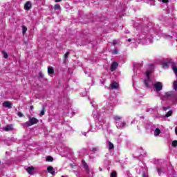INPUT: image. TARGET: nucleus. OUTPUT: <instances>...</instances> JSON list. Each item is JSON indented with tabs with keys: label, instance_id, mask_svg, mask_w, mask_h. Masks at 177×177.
Returning a JSON list of instances; mask_svg holds the SVG:
<instances>
[{
	"label": "nucleus",
	"instance_id": "nucleus-1",
	"mask_svg": "<svg viewBox=\"0 0 177 177\" xmlns=\"http://www.w3.org/2000/svg\"><path fill=\"white\" fill-rule=\"evenodd\" d=\"M93 117L95 120V123L91 125V132H97L104 125V110L95 109L93 111Z\"/></svg>",
	"mask_w": 177,
	"mask_h": 177
},
{
	"label": "nucleus",
	"instance_id": "nucleus-2",
	"mask_svg": "<svg viewBox=\"0 0 177 177\" xmlns=\"http://www.w3.org/2000/svg\"><path fill=\"white\" fill-rule=\"evenodd\" d=\"M137 31H142L145 34H142L139 36V38L136 40L138 44H142V45H147V44L153 43V37L150 36L151 31H149V28L144 26L142 24L135 26Z\"/></svg>",
	"mask_w": 177,
	"mask_h": 177
},
{
	"label": "nucleus",
	"instance_id": "nucleus-3",
	"mask_svg": "<svg viewBox=\"0 0 177 177\" xmlns=\"http://www.w3.org/2000/svg\"><path fill=\"white\" fill-rule=\"evenodd\" d=\"M153 72V66L145 72L146 79L144 80V84L146 88L153 87V90L156 93H158L160 91H162V83L160 82H153V80L150 78V74Z\"/></svg>",
	"mask_w": 177,
	"mask_h": 177
},
{
	"label": "nucleus",
	"instance_id": "nucleus-4",
	"mask_svg": "<svg viewBox=\"0 0 177 177\" xmlns=\"http://www.w3.org/2000/svg\"><path fill=\"white\" fill-rule=\"evenodd\" d=\"M113 120L115 121L116 127L118 129H122L127 127V122L122 120L120 115H113Z\"/></svg>",
	"mask_w": 177,
	"mask_h": 177
},
{
	"label": "nucleus",
	"instance_id": "nucleus-5",
	"mask_svg": "<svg viewBox=\"0 0 177 177\" xmlns=\"http://www.w3.org/2000/svg\"><path fill=\"white\" fill-rule=\"evenodd\" d=\"M162 100H171V102H177V95H175L174 91H169L165 93V95L160 97Z\"/></svg>",
	"mask_w": 177,
	"mask_h": 177
},
{
	"label": "nucleus",
	"instance_id": "nucleus-6",
	"mask_svg": "<svg viewBox=\"0 0 177 177\" xmlns=\"http://www.w3.org/2000/svg\"><path fill=\"white\" fill-rule=\"evenodd\" d=\"M39 122V121L38 120V119H37L35 118H30L29 119V121L21 124V125H22V127H25L26 128H28V127H31L32 125H35V124H38Z\"/></svg>",
	"mask_w": 177,
	"mask_h": 177
},
{
	"label": "nucleus",
	"instance_id": "nucleus-7",
	"mask_svg": "<svg viewBox=\"0 0 177 177\" xmlns=\"http://www.w3.org/2000/svg\"><path fill=\"white\" fill-rule=\"evenodd\" d=\"M157 171L158 175H162V174H165V172H167V168L163 167H157Z\"/></svg>",
	"mask_w": 177,
	"mask_h": 177
},
{
	"label": "nucleus",
	"instance_id": "nucleus-8",
	"mask_svg": "<svg viewBox=\"0 0 177 177\" xmlns=\"http://www.w3.org/2000/svg\"><path fill=\"white\" fill-rule=\"evenodd\" d=\"M160 133H161V127L156 128L153 130V135H154L155 138L160 136Z\"/></svg>",
	"mask_w": 177,
	"mask_h": 177
},
{
	"label": "nucleus",
	"instance_id": "nucleus-9",
	"mask_svg": "<svg viewBox=\"0 0 177 177\" xmlns=\"http://www.w3.org/2000/svg\"><path fill=\"white\" fill-rule=\"evenodd\" d=\"M117 67H118V63L114 62L111 65V71H115L117 70Z\"/></svg>",
	"mask_w": 177,
	"mask_h": 177
},
{
	"label": "nucleus",
	"instance_id": "nucleus-10",
	"mask_svg": "<svg viewBox=\"0 0 177 177\" xmlns=\"http://www.w3.org/2000/svg\"><path fill=\"white\" fill-rule=\"evenodd\" d=\"M170 64H172L171 62L167 61V62H163L162 64V68H168L169 67Z\"/></svg>",
	"mask_w": 177,
	"mask_h": 177
},
{
	"label": "nucleus",
	"instance_id": "nucleus-11",
	"mask_svg": "<svg viewBox=\"0 0 177 177\" xmlns=\"http://www.w3.org/2000/svg\"><path fill=\"white\" fill-rule=\"evenodd\" d=\"M82 165L84 167V169L86 171V172H88V174H89V166H88V164L86 162H84V160L82 161Z\"/></svg>",
	"mask_w": 177,
	"mask_h": 177
},
{
	"label": "nucleus",
	"instance_id": "nucleus-12",
	"mask_svg": "<svg viewBox=\"0 0 177 177\" xmlns=\"http://www.w3.org/2000/svg\"><path fill=\"white\" fill-rule=\"evenodd\" d=\"M31 6H32L31 1H27L24 5L25 10H30V9H31Z\"/></svg>",
	"mask_w": 177,
	"mask_h": 177
},
{
	"label": "nucleus",
	"instance_id": "nucleus-13",
	"mask_svg": "<svg viewBox=\"0 0 177 177\" xmlns=\"http://www.w3.org/2000/svg\"><path fill=\"white\" fill-rule=\"evenodd\" d=\"M3 107H6V109H12V103L6 101L3 103Z\"/></svg>",
	"mask_w": 177,
	"mask_h": 177
},
{
	"label": "nucleus",
	"instance_id": "nucleus-14",
	"mask_svg": "<svg viewBox=\"0 0 177 177\" xmlns=\"http://www.w3.org/2000/svg\"><path fill=\"white\" fill-rule=\"evenodd\" d=\"M47 171L49 172V174H51V175H55V169L52 166H48L47 167Z\"/></svg>",
	"mask_w": 177,
	"mask_h": 177
},
{
	"label": "nucleus",
	"instance_id": "nucleus-15",
	"mask_svg": "<svg viewBox=\"0 0 177 177\" xmlns=\"http://www.w3.org/2000/svg\"><path fill=\"white\" fill-rule=\"evenodd\" d=\"M26 171L29 175H34V167H29L26 169Z\"/></svg>",
	"mask_w": 177,
	"mask_h": 177
},
{
	"label": "nucleus",
	"instance_id": "nucleus-16",
	"mask_svg": "<svg viewBox=\"0 0 177 177\" xmlns=\"http://www.w3.org/2000/svg\"><path fill=\"white\" fill-rule=\"evenodd\" d=\"M119 84L118 82H113L111 84V89H118Z\"/></svg>",
	"mask_w": 177,
	"mask_h": 177
},
{
	"label": "nucleus",
	"instance_id": "nucleus-17",
	"mask_svg": "<svg viewBox=\"0 0 177 177\" xmlns=\"http://www.w3.org/2000/svg\"><path fill=\"white\" fill-rule=\"evenodd\" d=\"M4 130L6 132H9V131H13V125L8 124L5 128Z\"/></svg>",
	"mask_w": 177,
	"mask_h": 177
},
{
	"label": "nucleus",
	"instance_id": "nucleus-18",
	"mask_svg": "<svg viewBox=\"0 0 177 177\" xmlns=\"http://www.w3.org/2000/svg\"><path fill=\"white\" fill-rule=\"evenodd\" d=\"M108 147L109 150H113V149H114V144L110 141H108Z\"/></svg>",
	"mask_w": 177,
	"mask_h": 177
},
{
	"label": "nucleus",
	"instance_id": "nucleus-19",
	"mask_svg": "<svg viewBox=\"0 0 177 177\" xmlns=\"http://www.w3.org/2000/svg\"><path fill=\"white\" fill-rule=\"evenodd\" d=\"M175 75L177 76V66L175 65V64H172V67H171Z\"/></svg>",
	"mask_w": 177,
	"mask_h": 177
},
{
	"label": "nucleus",
	"instance_id": "nucleus-20",
	"mask_svg": "<svg viewBox=\"0 0 177 177\" xmlns=\"http://www.w3.org/2000/svg\"><path fill=\"white\" fill-rule=\"evenodd\" d=\"M48 73L49 74H54L55 70H53V68L52 66H48Z\"/></svg>",
	"mask_w": 177,
	"mask_h": 177
},
{
	"label": "nucleus",
	"instance_id": "nucleus-21",
	"mask_svg": "<svg viewBox=\"0 0 177 177\" xmlns=\"http://www.w3.org/2000/svg\"><path fill=\"white\" fill-rule=\"evenodd\" d=\"M27 32V27L26 26H22V33L24 35Z\"/></svg>",
	"mask_w": 177,
	"mask_h": 177
},
{
	"label": "nucleus",
	"instance_id": "nucleus-22",
	"mask_svg": "<svg viewBox=\"0 0 177 177\" xmlns=\"http://www.w3.org/2000/svg\"><path fill=\"white\" fill-rule=\"evenodd\" d=\"M173 88H174V91H177V81L174 82Z\"/></svg>",
	"mask_w": 177,
	"mask_h": 177
},
{
	"label": "nucleus",
	"instance_id": "nucleus-23",
	"mask_svg": "<svg viewBox=\"0 0 177 177\" xmlns=\"http://www.w3.org/2000/svg\"><path fill=\"white\" fill-rule=\"evenodd\" d=\"M2 53L3 55L4 59H8V57H9V55H8V53H6V52L2 51Z\"/></svg>",
	"mask_w": 177,
	"mask_h": 177
},
{
	"label": "nucleus",
	"instance_id": "nucleus-24",
	"mask_svg": "<svg viewBox=\"0 0 177 177\" xmlns=\"http://www.w3.org/2000/svg\"><path fill=\"white\" fill-rule=\"evenodd\" d=\"M111 177H117V172L113 171L111 173Z\"/></svg>",
	"mask_w": 177,
	"mask_h": 177
},
{
	"label": "nucleus",
	"instance_id": "nucleus-25",
	"mask_svg": "<svg viewBox=\"0 0 177 177\" xmlns=\"http://www.w3.org/2000/svg\"><path fill=\"white\" fill-rule=\"evenodd\" d=\"M171 115H172V111H169L165 115V117L168 118V117H171Z\"/></svg>",
	"mask_w": 177,
	"mask_h": 177
},
{
	"label": "nucleus",
	"instance_id": "nucleus-26",
	"mask_svg": "<svg viewBox=\"0 0 177 177\" xmlns=\"http://www.w3.org/2000/svg\"><path fill=\"white\" fill-rule=\"evenodd\" d=\"M171 146L173 147H177V140H174L172 142H171Z\"/></svg>",
	"mask_w": 177,
	"mask_h": 177
},
{
	"label": "nucleus",
	"instance_id": "nucleus-27",
	"mask_svg": "<svg viewBox=\"0 0 177 177\" xmlns=\"http://www.w3.org/2000/svg\"><path fill=\"white\" fill-rule=\"evenodd\" d=\"M46 160V161L52 162L53 161V158L52 156H47Z\"/></svg>",
	"mask_w": 177,
	"mask_h": 177
},
{
	"label": "nucleus",
	"instance_id": "nucleus-28",
	"mask_svg": "<svg viewBox=\"0 0 177 177\" xmlns=\"http://www.w3.org/2000/svg\"><path fill=\"white\" fill-rule=\"evenodd\" d=\"M132 80H133V86H135V82H136V76L133 75L132 77Z\"/></svg>",
	"mask_w": 177,
	"mask_h": 177
},
{
	"label": "nucleus",
	"instance_id": "nucleus-29",
	"mask_svg": "<svg viewBox=\"0 0 177 177\" xmlns=\"http://www.w3.org/2000/svg\"><path fill=\"white\" fill-rule=\"evenodd\" d=\"M133 66H134V71H136V68H138V67H142V64H140L136 65L134 64Z\"/></svg>",
	"mask_w": 177,
	"mask_h": 177
},
{
	"label": "nucleus",
	"instance_id": "nucleus-30",
	"mask_svg": "<svg viewBox=\"0 0 177 177\" xmlns=\"http://www.w3.org/2000/svg\"><path fill=\"white\" fill-rule=\"evenodd\" d=\"M92 151H93L94 153H95V151H99V147H93Z\"/></svg>",
	"mask_w": 177,
	"mask_h": 177
},
{
	"label": "nucleus",
	"instance_id": "nucleus-31",
	"mask_svg": "<svg viewBox=\"0 0 177 177\" xmlns=\"http://www.w3.org/2000/svg\"><path fill=\"white\" fill-rule=\"evenodd\" d=\"M54 9L55 10H57V9H60V5L59 4H55V6H54Z\"/></svg>",
	"mask_w": 177,
	"mask_h": 177
},
{
	"label": "nucleus",
	"instance_id": "nucleus-32",
	"mask_svg": "<svg viewBox=\"0 0 177 177\" xmlns=\"http://www.w3.org/2000/svg\"><path fill=\"white\" fill-rule=\"evenodd\" d=\"M91 131V129H88L87 132L85 131H82V134L84 135V136H86V133H88V132Z\"/></svg>",
	"mask_w": 177,
	"mask_h": 177
},
{
	"label": "nucleus",
	"instance_id": "nucleus-33",
	"mask_svg": "<svg viewBox=\"0 0 177 177\" xmlns=\"http://www.w3.org/2000/svg\"><path fill=\"white\" fill-rule=\"evenodd\" d=\"M118 53V50H117V49H114L112 51V55H117Z\"/></svg>",
	"mask_w": 177,
	"mask_h": 177
},
{
	"label": "nucleus",
	"instance_id": "nucleus-34",
	"mask_svg": "<svg viewBox=\"0 0 177 177\" xmlns=\"http://www.w3.org/2000/svg\"><path fill=\"white\" fill-rule=\"evenodd\" d=\"M159 2H162L163 3H168L169 1L168 0H158Z\"/></svg>",
	"mask_w": 177,
	"mask_h": 177
},
{
	"label": "nucleus",
	"instance_id": "nucleus-35",
	"mask_svg": "<svg viewBox=\"0 0 177 177\" xmlns=\"http://www.w3.org/2000/svg\"><path fill=\"white\" fill-rule=\"evenodd\" d=\"M149 2H150L149 3L150 5H153V6L156 5L154 0H149Z\"/></svg>",
	"mask_w": 177,
	"mask_h": 177
},
{
	"label": "nucleus",
	"instance_id": "nucleus-36",
	"mask_svg": "<svg viewBox=\"0 0 177 177\" xmlns=\"http://www.w3.org/2000/svg\"><path fill=\"white\" fill-rule=\"evenodd\" d=\"M118 44V41H117V40H114L113 41V46H115V45H117Z\"/></svg>",
	"mask_w": 177,
	"mask_h": 177
},
{
	"label": "nucleus",
	"instance_id": "nucleus-37",
	"mask_svg": "<svg viewBox=\"0 0 177 177\" xmlns=\"http://www.w3.org/2000/svg\"><path fill=\"white\" fill-rule=\"evenodd\" d=\"M68 55H70V53H69V52H67V53L64 55V58H65V59H67Z\"/></svg>",
	"mask_w": 177,
	"mask_h": 177
},
{
	"label": "nucleus",
	"instance_id": "nucleus-38",
	"mask_svg": "<svg viewBox=\"0 0 177 177\" xmlns=\"http://www.w3.org/2000/svg\"><path fill=\"white\" fill-rule=\"evenodd\" d=\"M17 115L21 118L23 117V113H21V112H18Z\"/></svg>",
	"mask_w": 177,
	"mask_h": 177
},
{
	"label": "nucleus",
	"instance_id": "nucleus-39",
	"mask_svg": "<svg viewBox=\"0 0 177 177\" xmlns=\"http://www.w3.org/2000/svg\"><path fill=\"white\" fill-rule=\"evenodd\" d=\"M128 42H131L132 41H133V42H135V39L133 38H131V39H128Z\"/></svg>",
	"mask_w": 177,
	"mask_h": 177
},
{
	"label": "nucleus",
	"instance_id": "nucleus-40",
	"mask_svg": "<svg viewBox=\"0 0 177 177\" xmlns=\"http://www.w3.org/2000/svg\"><path fill=\"white\" fill-rule=\"evenodd\" d=\"M41 115H44L45 114V111L43 109L41 113H40Z\"/></svg>",
	"mask_w": 177,
	"mask_h": 177
},
{
	"label": "nucleus",
	"instance_id": "nucleus-41",
	"mask_svg": "<svg viewBox=\"0 0 177 177\" xmlns=\"http://www.w3.org/2000/svg\"><path fill=\"white\" fill-rule=\"evenodd\" d=\"M166 38H167V39H171V38H172V37L169 36V35H166Z\"/></svg>",
	"mask_w": 177,
	"mask_h": 177
},
{
	"label": "nucleus",
	"instance_id": "nucleus-42",
	"mask_svg": "<svg viewBox=\"0 0 177 177\" xmlns=\"http://www.w3.org/2000/svg\"><path fill=\"white\" fill-rule=\"evenodd\" d=\"M91 104L93 107H95V102H91Z\"/></svg>",
	"mask_w": 177,
	"mask_h": 177
},
{
	"label": "nucleus",
	"instance_id": "nucleus-43",
	"mask_svg": "<svg viewBox=\"0 0 177 177\" xmlns=\"http://www.w3.org/2000/svg\"><path fill=\"white\" fill-rule=\"evenodd\" d=\"M168 109H169V107H163V110L165 111H167V110H168Z\"/></svg>",
	"mask_w": 177,
	"mask_h": 177
},
{
	"label": "nucleus",
	"instance_id": "nucleus-44",
	"mask_svg": "<svg viewBox=\"0 0 177 177\" xmlns=\"http://www.w3.org/2000/svg\"><path fill=\"white\" fill-rule=\"evenodd\" d=\"M106 110H113V106H110L109 108H106Z\"/></svg>",
	"mask_w": 177,
	"mask_h": 177
},
{
	"label": "nucleus",
	"instance_id": "nucleus-45",
	"mask_svg": "<svg viewBox=\"0 0 177 177\" xmlns=\"http://www.w3.org/2000/svg\"><path fill=\"white\" fill-rule=\"evenodd\" d=\"M142 177H149V176H147V174L144 173V174H142Z\"/></svg>",
	"mask_w": 177,
	"mask_h": 177
},
{
	"label": "nucleus",
	"instance_id": "nucleus-46",
	"mask_svg": "<svg viewBox=\"0 0 177 177\" xmlns=\"http://www.w3.org/2000/svg\"><path fill=\"white\" fill-rule=\"evenodd\" d=\"M87 93L86 92H84V95H82V96H86Z\"/></svg>",
	"mask_w": 177,
	"mask_h": 177
},
{
	"label": "nucleus",
	"instance_id": "nucleus-47",
	"mask_svg": "<svg viewBox=\"0 0 177 177\" xmlns=\"http://www.w3.org/2000/svg\"><path fill=\"white\" fill-rule=\"evenodd\" d=\"M55 2H62V0H55Z\"/></svg>",
	"mask_w": 177,
	"mask_h": 177
},
{
	"label": "nucleus",
	"instance_id": "nucleus-48",
	"mask_svg": "<svg viewBox=\"0 0 177 177\" xmlns=\"http://www.w3.org/2000/svg\"><path fill=\"white\" fill-rule=\"evenodd\" d=\"M176 135L177 136V127L175 129Z\"/></svg>",
	"mask_w": 177,
	"mask_h": 177
},
{
	"label": "nucleus",
	"instance_id": "nucleus-49",
	"mask_svg": "<svg viewBox=\"0 0 177 177\" xmlns=\"http://www.w3.org/2000/svg\"><path fill=\"white\" fill-rule=\"evenodd\" d=\"M32 109H34V106H30V109L32 110Z\"/></svg>",
	"mask_w": 177,
	"mask_h": 177
},
{
	"label": "nucleus",
	"instance_id": "nucleus-50",
	"mask_svg": "<svg viewBox=\"0 0 177 177\" xmlns=\"http://www.w3.org/2000/svg\"><path fill=\"white\" fill-rule=\"evenodd\" d=\"M155 33L156 34V35H158V33L157 32H155Z\"/></svg>",
	"mask_w": 177,
	"mask_h": 177
},
{
	"label": "nucleus",
	"instance_id": "nucleus-51",
	"mask_svg": "<svg viewBox=\"0 0 177 177\" xmlns=\"http://www.w3.org/2000/svg\"><path fill=\"white\" fill-rule=\"evenodd\" d=\"M100 171H102V169L100 168Z\"/></svg>",
	"mask_w": 177,
	"mask_h": 177
}]
</instances>
